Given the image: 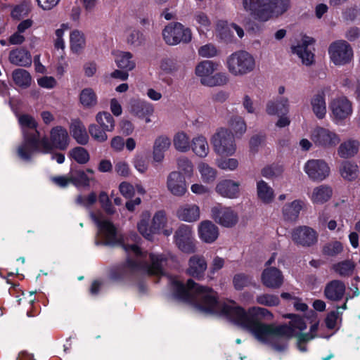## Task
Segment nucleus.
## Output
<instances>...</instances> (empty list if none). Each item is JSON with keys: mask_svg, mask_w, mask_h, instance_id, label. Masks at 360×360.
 Returning a JSON list of instances; mask_svg holds the SVG:
<instances>
[{"mask_svg": "<svg viewBox=\"0 0 360 360\" xmlns=\"http://www.w3.org/2000/svg\"><path fill=\"white\" fill-rule=\"evenodd\" d=\"M171 283L177 299L191 304L202 313L225 316L250 331L262 344L281 349V340L292 335V330L285 324L275 326L262 323V319H273V314L265 308L252 307L246 311L233 301L220 302L217 292L212 288L196 283L191 279L184 284L177 278H173Z\"/></svg>", "mask_w": 360, "mask_h": 360, "instance_id": "1", "label": "nucleus"}, {"mask_svg": "<svg viewBox=\"0 0 360 360\" xmlns=\"http://www.w3.org/2000/svg\"><path fill=\"white\" fill-rule=\"evenodd\" d=\"M91 217L98 227V235L106 245H122L127 254L125 271L144 273L150 275H162L167 257L163 254H148L142 252L136 244L122 242V236L113 224L101 214L91 213Z\"/></svg>", "mask_w": 360, "mask_h": 360, "instance_id": "2", "label": "nucleus"}, {"mask_svg": "<svg viewBox=\"0 0 360 360\" xmlns=\"http://www.w3.org/2000/svg\"><path fill=\"white\" fill-rule=\"evenodd\" d=\"M19 123L23 133V143L18 148L19 157L28 160L34 152L39 151L48 153L51 146L47 137L40 139L39 131L37 130V123L33 117L29 115H22L18 117Z\"/></svg>", "mask_w": 360, "mask_h": 360, "instance_id": "3", "label": "nucleus"}, {"mask_svg": "<svg viewBox=\"0 0 360 360\" xmlns=\"http://www.w3.org/2000/svg\"><path fill=\"white\" fill-rule=\"evenodd\" d=\"M245 11L250 12L257 19L266 21L272 17H278L290 7V0H243Z\"/></svg>", "mask_w": 360, "mask_h": 360, "instance_id": "4", "label": "nucleus"}, {"mask_svg": "<svg viewBox=\"0 0 360 360\" xmlns=\"http://www.w3.org/2000/svg\"><path fill=\"white\" fill-rule=\"evenodd\" d=\"M255 59L247 51H236L229 56L226 66L230 74L235 77H241L252 72L255 68Z\"/></svg>", "mask_w": 360, "mask_h": 360, "instance_id": "5", "label": "nucleus"}, {"mask_svg": "<svg viewBox=\"0 0 360 360\" xmlns=\"http://www.w3.org/2000/svg\"><path fill=\"white\" fill-rule=\"evenodd\" d=\"M214 152L221 157L233 155L236 152L234 134L229 129L221 127L216 130L210 138Z\"/></svg>", "mask_w": 360, "mask_h": 360, "instance_id": "6", "label": "nucleus"}, {"mask_svg": "<svg viewBox=\"0 0 360 360\" xmlns=\"http://www.w3.org/2000/svg\"><path fill=\"white\" fill-rule=\"evenodd\" d=\"M150 214L146 211L141 214V219L137 224L139 233L146 238L150 240L154 234L160 233L167 224V217L164 211L160 210L153 215L151 223Z\"/></svg>", "mask_w": 360, "mask_h": 360, "instance_id": "7", "label": "nucleus"}, {"mask_svg": "<svg viewBox=\"0 0 360 360\" xmlns=\"http://www.w3.org/2000/svg\"><path fill=\"white\" fill-rule=\"evenodd\" d=\"M330 61L335 66L342 67L349 64L354 58L352 46L344 39H339L330 44L328 48Z\"/></svg>", "mask_w": 360, "mask_h": 360, "instance_id": "8", "label": "nucleus"}, {"mask_svg": "<svg viewBox=\"0 0 360 360\" xmlns=\"http://www.w3.org/2000/svg\"><path fill=\"white\" fill-rule=\"evenodd\" d=\"M162 34L165 42L169 46L188 44L192 39L190 28L185 27L180 22L168 24L163 29Z\"/></svg>", "mask_w": 360, "mask_h": 360, "instance_id": "9", "label": "nucleus"}, {"mask_svg": "<svg viewBox=\"0 0 360 360\" xmlns=\"http://www.w3.org/2000/svg\"><path fill=\"white\" fill-rule=\"evenodd\" d=\"M330 117L337 125H342L353 113L352 102L345 96L333 98L329 103Z\"/></svg>", "mask_w": 360, "mask_h": 360, "instance_id": "10", "label": "nucleus"}, {"mask_svg": "<svg viewBox=\"0 0 360 360\" xmlns=\"http://www.w3.org/2000/svg\"><path fill=\"white\" fill-rule=\"evenodd\" d=\"M310 137L316 147L324 150L334 149L341 141L340 136L334 129L324 127H315Z\"/></svg>", "mask_w": 360, "mask_h": 360, "instance_id": "11", "label": "nucleus"}, {"mask_svg": "<svg viewBox=\"0 0 360 360\" xmlns=\"http://www.w3.org/2000/svg\"><path fill=\"white\" fill-rule=\"evenodd\" d=\"M174 243L181 252L187 254L196 251L195 240L191 226L181 224L175 231Z\"/></svg>", "mask_w": 360, "mask_h": 360, "instance_id": "12", "label": "nucleus"}, {"mask_svg": "<svg viewBox=\"0 0 360 360\" xmlns=\"http://www.w3.org/2000/svg\"><path fill=\"white\" fill-rule=\"evenodd\" d=\"M211 218L220 226L225 228L235 226L238 222V214L231 207L217 204L211 208Z\"/></svg>", "mask_w": 360, "mask_h": 360, "instance_id": "13", "label": "nucleus"}, {"mask_svg": "<svg viewBox=\"0 0 360 360\" xmlns=\"http://www.w3.org/2000/svg\"><path fill=\"white\" fill-rule=\"evenodd\" d=\"M314 39L310 37L304 36L301 39L291 47L292 51L301 59L302 64L309 66L314 62V49L313 45Z\"/></svg>", "mask_w": 360, "mask_h": 360, "instance_id": "14", "label": "nucleus"}, {"mask_svg": "<svg viewBox=\"0 0 360 360\" xmlns=\"http://www.w3.org/2000/svg\"><path fill=\"white\" fill-rule=\"evenodd\" d=\"M304 172L312 181H323L330 174V167L325 160L311 159L307 161L303 167Z\"/></svg>", "mask_w": 360, "mask_h": 360, "instance_id": "15", "label": "nucleus"}, {"mask_svg": "<svg viewBox=\"0 0 360 360\" xmlns=\"http://www.w3.org/2000/svg\"><path fill=\"white\" fill-rule=\"evenodd\" d=\"M169 192L176 197H183L187 193V184L185 177L177 171L171 172L166 181Z\"/></svg>", "mask_w": 360, "mask_h": 360, "instance_id": "16", "label": "nucleus"}, {"mask_svg": "<svg viewBox=\"0 0 360 360\" xmlns=\"http://www.w3.org/2000/svg\"><path fill=\"white\" fill-rule=\"evenodd\" d=\"M199 239L205 243H214L219 238V229L212 221L206 219L200 221L197 228Z\"/></svg>", "mask_w": 360, "mask_h": 360, "instance_id": "17", "label": "nucleus"}, {"mask_svg": "<svg viewBox=\"0 0 360 360\" xmlns=\"http://www.w3.org/2000/svg\"><path fill=\"white\" fill-rule=\"evenodd\" d=\"M131 112L139 119L144 120L146 123L152 122L150 117L153 115L155 109L152 103L141 99L131 101Z\"/></svg>", "mask_w": 360, "mask_h": 360, "instance_id": "18", "label": "nucleus"}, {"mask_svg": "<svg viewBox=\"0 0 360 360\" xmlns=\"http://www.w3.org/2000/svg\"><path fill=\"white\" fill-rule=\"evenodd\" d=\"M94 170L92 169H71V184L76 187H89L91 184H94L96 180L94 177Z\"/></svg>", "mask_w": 360, "mask_h": 360, "instance_id": "19", "label": "nucleus"}, {"mask_svg": "<svg viewBox=\"0 0 360 360\" xmlns=\"http://www.w3.org/2000/svg\"><path fill=\"white\" fill-rule=\"evenodd\" d=\"M292 239L298 245L310 246L316 242L317 236L315 231L311 228L300 226L292 231Z\"/></svg>", "mask_w": 360, "mask_h": 360, "instance_id": "20", "label": "nucleus"}, {"mask_svg": "<svg viewBox=\"0 0 360 360\" xmlns=\"http://www.w3.org/2000/svg\"><path fill=\"white\" fill-rule=\"evenodd\" d=\"M261 281L266 288L277 289L283 285L284 277L281 271L278 269L267 267L262 271Z\"/></svg>", "mask_w": 360, "mask_h": 360, "instance_id": "21", "label": "nucleus"}, {"mask_svg": "<svg viewBox=\"0 0 360 360\" xmlns=\"http://www.w3.org/2000/svg\"><path fill=\"white\" fill-rule=\"evenodd\" d=\"M176 216L183 221L195 222L200 218V209L196 204L184 203L179 206L176 212Z\"/></svg>", "mask_w": 360, "mask_h": 360, "instance_id": "22", "label": "nucleus"}, {"mask_svg": "<svg viewBox=\"0 0 360 360\" xmlns=\"http://www.w3.org/2000/svg\"><path fill=\"white\" fill-rule=\"evenodd\" d=\"M207 268L205 258L202 255H194L188 259L186 273L195 278L202 279Z\"/></svg>", "mask_w": 360, "mask_h": 360, "instance_id": "23", "label": "nucleus"}, {"mask_svg": "<svg viewBox=\"0 0 360 360\" xmlns=\"http://www.w3.org/2000/svg\"><path fill=\"white\" fill-rule=\"evenodd\" d=\"M50 139L51 141H49V142L51 146V149L49 153L53 148L65 150L69 145L70 138L68 131L61 126H56L52 128L50 131Z\"/></svg>", "mask_w": 360, "mask_h": 360, "instance_id": "24", "label": "nucleus"}, {"mask_svg": "<svg viewBox=\"0 0 360 360\" xmlns=\"http://www.w3.org/2000/svg\"><path fill=\"white\" fill-rule=\"evenodd\" d=\"M240 183L231 179L220 181L216 186V192L224 198L234 199L240 195Z\"/></svg>", "mask_w": 360, "mask_h": 360, "instance_id": "25", "label": "nucleus"}, {"mask_svg": "<svg viewBox=\"0 0 360 360\" xmlns=\"http://www.w3.org/2000/svg\"><path fill=\"white\" fill-rule=\"evenodd\" d=\"M170 138L167 135H160L154 141L153 145V161L160 163L165 159V153L171 146Z\"/></svg>", "mask_w": 360, "mask_h": 360, "instance_id": "26", "label": "nucleus"}, {"mask_svg": "<svg viewBox=\"0 0 360 360\" xmlns=\"http://www.w3.org/2000/svg\"><path fill=\"white\" fill-rule=\"evenodd\" d=\"M219 64L212 60H203L199 63L195 69V73L200 78L202 84L205 85L211 75L217 70Z\"/></svg>", "mask_w": 360, "mask_h": 360, "instance_id": "27", "label": "nucleus"}, {"mask_svg": "<svg viewBox=\"0 0 360 360\" xmlns=\"http://www.w3.org/2000/svg\"><path fill=\"white\" fill-rule=\"evenodd\" d=\"M346 287L343 282L333 280L328 283L324 289L325 297L332 301H340L345 293Z\"/></svg>", "mask_w": 360, "mask_h": 360, "instance_id": "28", "label": "nucleus"}, {"mask_svg": "<svg viewBox=\"0 0 360 360\" xmlns=\"http://www.w3.org/2000/svg\"><path fill=\"white\" fill-rule=\"evenodd\" d=\"M290 107L287 97L280 96L276 100L269 101L266 105V112L269 115H285Z\"/></svg>", "mask_w": 360, "mask_h": 360, "instance_id": "29", "label": "nucleus"}, {"mask_svg": "<svg viewBox=\"0 0 360 360\" xmlns=\"http://www.w3.org/2000/svg\"><path fill=\"white\" fill-rule=\"evenodd\" d=\"M359 142L353 139H348L338 144V155L343 159L354 157L359 152Z\"/></svg>", "mask_w": 360, "mask_h": 360, "instance_id": "30", "label": "nucleus"}, {"mask_svg": "<svg viewBox=\"0 0 360 360\" xmlns=\"http://www.w3.org/2000/svg\"><path fill=\"white\" fill-rule=\"evenodd\" d=\"M191 149L196 156L200 158H206L210 153V147L206 137L202 134H198L193 137Z\"/></svg>", "mask_w": 360, "mask_h": 360, "instance_id": "31", "label": "nucleus"}, {"mask_svg": "<svg viewBox=\"0 0 360 360\" xmlns=\"http://www.w3.org/2000/svg\"><path fill=\"white\" fill-rule=\"evenodd\" d=\"M332 188L326 185H320L313 188L309 198L314 204H323L330 199Z\"/></svg>", "mask_w": 360, "mask_h": 360, "instance_id": "32", "label": "nucleus"}, {"mask_svg": "<svg viewBox=\"0 0 360 360\" xmlns=\"http://www.w3.org/2000/svg\"><path fill=\"white\" fill-rule=\"evenodd\" d=\"M11 63L18 66H28L32 63L31 54L25 49H15L11 51L8 56Z\"/></svg>", "mask_w": 360, "mask_h": 360, "instance_id": "33", "label": "nucleus"}, {"mask_svg": "<svg viewBox=\"0 0 360 360\" xmlns=\"http://www.w3.org/2000/svg\"><path fill=\"white\" fill-rule=\"evenodd\" d=\"M311 110L315 116L319 119H323L327 112L325 95L323 92L314 94L310 101Z\"/></svg>", "mask_w": 360, "mask_h": 360, "instance_id": "34", "label": "nucleus"}, {"mask_svg": "<svg viewBox=\"0 0 360 360\" xmlns=\"http://www.w3.org/2000/svg\"><path fill=\"white\" fill-rule=\"evenodd\" d=\"M304 206V202L302 200H295L290 203H286L282 208L284 219L288 221H295Z\"/></svg>", "mask_w": 360, "mask_h": 360, "instance_id": "35", "label": "nucleus"}, {"mask_svg": "<svg viewBox=\"0 0 360 360\" xmlns=\"http://www.w3.org/2000/svg\"><path fill=\"white\" fill-rule=\"evenodd\" d=\"M115 63L117 66L127 71L132 70L135 66V61L133 60V54L129 51H117L114 53Z\"/></svg>", "mask_w": 360, "mask_h": 360, "instance_id": "36", "label": "nucleus"}, {"mask_svg": "<svg viewBox=\"0 0 360 360\" xmlns=\"http://www.w3.org/2000/svg\"><path fill=\"white\" fill-rule=\"evenodd\" d=\"M86 46V37L84 32L73 30L70 33V48L72 53L79 54Z\"/></svg>", "mask_w": 360, "mask_h": 360, "instance_id": "37", "label": "nucleus"}, {"mask_svg": "<svg viewBox=\"0 0 360 360\" xmlns=\"http://www.w3.org/2000/svg\"><path fill=\"white\" fill-rule=\"evenodd\" d=\"M79 101L85 109H91L98 104V96L91 87H86L81 90L79 94Z\"/></svg>", "mask_w": 360, "mask_h": 360, "instance_id": "38", "label": "nucleus"}, {"mask_svg": "<svg viewBox=\"0 0 360 360\" xmlns=\"http://www.w3.org/2000/svg\"><path fill=\"white\" fill-rule=\"evenodd\" d=\"M70 131L75 141L81 145H85L89 141V135L86 127L81 121L75 120L70 126Z\"/></svg>", "mask_w": 360, "mask_h": 360, "instance_id": "39", "label": "nucleus"}, {"mask_svg": "<svg viewBox=\"0 0 360 360\" xmlns=\"http://www.w3.org/2000/svg\"><path fill=\"white\" fill-rule=\"evenodd\" d=\"M257 195L258 198L265 204L271 203L275 197L274 189L262 179L257 181Z\"/></svg>", "mask_w": 360, "mask_h": 360, "instance_id": "40", "label": "nucleus"}, {"mask_svg": "<svg viewBox=\"0 0 360 360\" xmlns=\"http://www.w3.org/2000/svg\"><path fill=\"white\" fill-rule=\"evenodd\" d=\"M201 180L205 184H212L217 177V170L205 162H200L197 167Z\"/></svg>", "mask_w": 360, "mask_h": 360, "instance_id": "41", "label": "nucleus"}, {"mask_svg": "<svg viewBox=\"0 0 360 360\" xmlns=\"http://www.w3.org/2000/svg\"><path fill=\"white\" fill-rule=\"evenodd\" d=\"M174 148L179 152L187 153L191 150V142L189 135L184 131L176 132L173 136Z\"/></svg>", "mask_w": 360, "mask_h": 360, "instance_id": "42", "label": "nucleus"}, {"mask_svg": "<svg viewBox=\"0 0 360 360\" xmlns=\"http://www.w3.org/2000/svg\"><path fill=\"white\" fill-rule=\"evenodd\" d=\"M341 176L347 181L355 180L359 175L358 165L350 161H343L339 167Z\"/></svg>", "mask_w": 360, "mask_h": 360, "instance_id": "43", "label": "nucleus"}, {"mask_svg": "<svg viewBox=\"0 0 360 360\" xmlns=\"http://www.w3.org/2000/svg\"><path fill=\"white\" fill-rule=\"evenodd\" d=\"M230 131H233L234 136H238L244 134L247 130L245 119L240 115H232L227 121Z\"/></svg>", "mask_w": 360, "mask_h": 360, "instance_id": "44", "label": "nucleus"}, {"mask_svg": "<svg viewBox=\"0 0 360 360\" xmlns=\"http://www.w3.org/2000/svg\"><path fill=\"white\" fill-rule=\"evenodd\" d=\"M125 41L131 46L139 47L144 44L146 39L141 31L129 29L125 32Z\"/></svg>", "mask_w": 360, "mask_h": 360, "instance_id": "45", "label": "nucleus"}, {"mask_svg": "<svg viewBox=\"0 0 360 360\" xmlns=\"http://www.w3.org/2000/svg\"><path fill=\"white\" fill-rule=\"evenodd\" d=\"M96 121L101 128L108 132L112 131L115 129V120L110 113L108 112H99L97 113Z\"/></svg>", "mask_w": 360, "mask_h": 360, "instance_id": "46", "label": "nucleus"}, {"mask_svg": "<svg viewBox=\"0 0 360 360\" xmlns=\"http://www.w3.org/2000/svg\"><path fill=\"white\" fill-rule=\"evenodd\" d=\"M13 79L16 85L22 88L28 87L32 81L30 74L24 69H16L12 74Z\"/></svg>", "mask_w": 360, "mask_h": 360, "instance_id": "47", "label": "nucleus"}, {"mask_svg": "<svg viewBox=\"0 0 360 360\" xmlns=\"http://www.w3.org/2000/svg\"><path fill=\"white\" fill-rule=\"evenodd\" d=\"M355 265L351 260H345L333 265V270L340 276H349L352 274Z\"/></svg>", "mask_w": 360, "mask_h": 360, "instance_id": "48", "label": "nucleus"}, {"mask_svg": "<svg viewBox=\"0 0 360 360\" xmlns=\"http://www.w3.org/2000/svg\"><path fill=\"white\" fill-rule=\"evenodd\" d=\"M179 172L184 176L191 177L193 174L194 168L192 161L187 157L182 156L176 160Z\"/></svg>", "mask_w": 360, "mask_h": 360, "instance_id": "49", "label": "nucleus"}, {"mask_svg": "<svg viewBox=\"0 0 360 360\" xmlns=\"http://www.w3.org/2000/svg\"><path fill=\"white\" fill-rule=\"evenodd\" d=\"M69 155L75 162L81 165L87 163L90 159L89 152L85 148L79 146L70 150Z\"/></svg>", "mask_w": 360, "mask_h": 360, "instance_id": "50", "label": "nucleus"}, {"mask_svg": "<svg viewBox=\"0 0 360 360\" xmlns=\"http://www.w3.org/2000/svg\"><path fill=\"white\" fill-rule=\"evenodd\" d=\"M69 29L70 26L68 23H63L59 28L56 30L54 37V46L56 49L62 50L65 49V43L63 37L65 32Z\"/></svg>", "mask_w": 360, "mask_h": 360, "instance_id": "51", "label": "nucleus"}, {"mask_svg": "<svg viewBox=\"0 0 360 360\" xmlns=\"http://www.w3.org/2000/svg\"><path fill=\"white\" fill-rule=\"evenodd\" d=\"M89 132L91 137L98 142L103 143L108 139L107 131L98 124H91L89 126Z\"/></svg>", "mask_w": 360, "mask_h": 360, "instance_id": "52", "label": "nucleus"}, {"mask_svg": "<svg viewBox=\"0 0 360 360\" xmlns=\"http://www.w3.org/2000/svg\"><path fill=\"white\" fill-rule=\"evenodd\" d=\"M283 168L281 165H270L264 167L262 171V175L269 179H274L282 175Z\"/></svg>", "mask_w": 360, "mask_h": 360, "instance_id": "53", "label": "nucleus"}, {"mask_svg": "<svg viewBox=\"0 0 360 360\" xmlns=\"http://www.w3.org/2000/svg\"><path fill=\"white\" fill-rule=\"evenodd\" d=\"M285 318L290 319L291 321L290 323V328L292 330V335H294V330L297 329L300 331H302L306 329L307 324L304 322V319L298 315L293 314H287L283 316ZM289 327V326H288ZM290 338V337L289 338Z\"/></svg>", "mask_w": 360, "mask_h": 360, "instance_id": "54", "label": "nucleus"}, {"mask_svg": "<svg viewBox=\"0 0 360 360\" xmlns=\"http://www.w3.org/2000/svg\"><path fill=\"white\" fill-rule=\"evenodd\" d=\"M229 81V76L225 72H217L212 74L206 83L205 86H224L228 84Z\"/></svg>", "mask_w": 360, "mask_h": 360, "instance_id": "55", "label": "nucleus"}, {"mask_svg": "<svg viewBox=\"0 0 360 360\" xmlns=\"http://www.w3.org/2000/svg\"><path fill=\"white\" fill-rule=\"evenodd\" d=\"M216 165L222 170L234 171L238 168L239 162L236 158H221L217 160Z\"/></svg>", "mask_w": 360, "mask_h": 360, "instance_id": "56", "label": "nucleus"}, {"mask_svg": "<svg viewBox=\"0 0 360 360\" xmlns=\"http://www.w3.org/2000/svg\"><path fill=\"white\" fill-rule=\"evenodd\" d=\"M251 277L244 274H236L233 278V286L237 290H241L244 288L251 285Z\"/></svg>", "mask_w": 360, "mask_h": 360, "instance_id": "57", "label": "nucleus"}, {"mask_svg": "<svg viewBox=\"0 0 360 360\" xmlns=\"http://www.w3.org/2000/svg\"><path fill=\"white\" fill-rule=\"evenodd\" d=\"M343 246L340 242L333 241L326 244L323 248V252L328 256H336L342 252Z\"/></svg>", "mask_w": 360, "mask_h": 360, "instance_id": "58", "label": "nucleus"}, {"mask_svg": "<svg viewBox=\"0 0 360 360\" xmlns=\"http://www.w3.org/2000/svg\"><path fill=\"white\" fill-rule=\"evenodd\" d=\"M257 302L259 304L274 307L277 306L279 302V298L278 296L271 294H262L257 297Z\"/></svg>", "mask_w": 360, "mask_h": 360, "instance_id": "59", "label": "nucleus"}, {"mask_svg": "<svg viewBox=\"0 0 360 360\" xmlns=\"http://www.w3.org/2000/svg\"><path fill=\"white\" fill-rule=\"evenodd\" d=\"M198 54L202 58H212L217 55L218 51L214 45L207 44L200 46L198 49Z\"/></svg>", "mask_w": 360, "mask_h": 360, "instance_id": "60", "label": "nucleus"}, {"mask_svg": "<svg viewBox=\"0 0 360 360\" xmlns=\"http://www.w3.org/2000/svg\"><path fill=\"white\" fill-rule=\"evenodd\" d=\"M342 17L347 21H354L360 19V8L352 6L345 8L342 11Z\"/></svg>", "mask_w": 360, "mask_h": 360, "instance_id": "61", "label": "nucleus"}, {"mask_svg": "<svg viewBox=\"0 0 360 360\" xmlns=\"http://www.w3.org/2000/svg\"><path fill=\"white\" fill-rule=\"evenodd\" d=\"M241 105L243 109L249 114H256L257 107L255 102L249 95L245 94L241 99Z\"/></svg>", "mask_w": 360, "mask_h": 360, "instance_id": "62", "label": "nucleus"}, {"mask_svg": "<svg viewBox=\"0 0 360 360\" xmlns=\"http://www.w3.org/2000/svg\"><path fill=\"white\" fill-rule=\"evenodd\" d=\"M115 171L118 175L123 177H127L131 174L129 165L124 160H120L116 162L115 165Z\"/></svg>", "mask_w": 360, "mask_h": 360, "instance_id": "63", "label": "nucleus"}, {"mask_svg": "<svg viewBox=\"0 0 360 360\" xmlns=\"http://www.w3.org/2000/svg\"><path fill=\"white\" fill-rule=\"evenodd\" d=\"M97 197L95 193H91L87 196L78 195L76 198V202L84 207H89L96 201Z\"/></svg>", "mask_w": 360, "mask_h": 360, "instance_id": "64", "label": "nucleus"}]
</instances>
